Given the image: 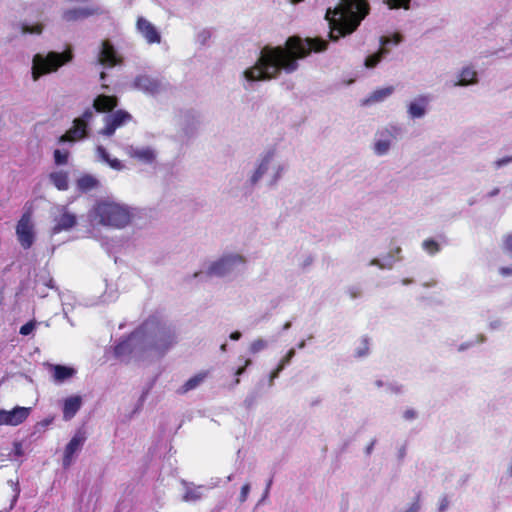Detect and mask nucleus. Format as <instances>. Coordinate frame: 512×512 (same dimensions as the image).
<instances>
[{
  "instance_id": "nucleus-41",
  "label": "nucleus",
  "mask_w": 512,
  "mask_h": 512,
  "mask_svg": "<svg viewBox=\"0 0 512 512\" xmlns=\"http://www.w3.org/2000/svg\"><path fill=\"white\" fill-rule=\"evenodd\" d=\"M250 491V485L248 483L244 484L241 488L240 492V501L244 502L248 496V493Z\"/></svg>"
},
{
  "instance_id": "nucleus-1",
  "label": "nucleus",
  "mask_w": 512,
  "mask_h": 512,
  "mask_svg": "<svg viewBox=\"0 0 512 512\" xmlns=\"http://www.w3.org/2000/svg\"><path fill=\"white\" fill-rule=\"evenodd\" d=\"M327 45L320 38L291 36L286 40L285 47H264L256 64L245 70L244 76L248 81H258L275 78L281 70L291 73L298 68L297 60L305 58L312 51H324Z\"/></svg>"
},
{
  "instance_id": "nucleus-13",
  "label": "nucleus",
  "mask_w": 512,
  "mask_h": 512,
  "mask_svg": "<svg viewBox=\"0 0 512 512\" xmlns=\"http://www.w3.org/2000/svg\"><path fill=\"white\" fill-rule=\"evenodd\" d=\"M101 14H103V10L100 7H84L65 10L62 17L65 21L72 22Z\"/></svg>"
},
{
  "instance_id": "nucleus-18",
  "label": "nucleus",
  "mask_w": 512,
  "mask_h": 512,
  "mask_svg": "<svg viewBox=\"0 0 512 512\" xmlns=\"http://www.w3.org/2000/svg\"><path fill=\"white\" fill-rule=\"evenodd\" d=\"M243 262V258L239 255L228 256L214 262L209 268V274L223 276L230 269L235 262Z\"/></svg>"
},
{
  "instance_id": "nucleus-51",
  "label": "nucleus",
  "mask_w": 512,
  "mask_h": 512,
  "mask_svg": "<svg viewBox=\"0 0 512 512\" xmlns=\"http://www.w3.org/2000/svg\"><path fill=\"white\" fill-rule=\"evenodd\" d=\"M499 192H500L499 188H494L492 191L489 192L488 196L489 197L496 196L499 194Z\"/></svg>"
},
{
  "instance_id": "nucleus-46",
  "label": "nucleus",
  "mask_w": 512,
  "mask_h": 512,
  "mask_svg": "<svg viewBox=\"0 0 512 512\" xmlns=\"http://www.w3.org/2000/svg\"><path fill=\"white\" fill-rule=\"evenodd\" d=\"M449 505V501L447 499L446 496H444L441 500H440V504H439V511L440 512H443Z\"/></svg>"
},
{
  "instance_id": "nucleus-2",
  "label": "nucleus",
  "mask_w": 512,
  "mask_h": 512,
  "mask_svg": "<svg viewBox=\"0 0 512 512\" xmlns=\"http://www.w3.org/2000/svg\"><path fill=\"white\" fill-rule=\"evenodd\" d=\"M369 13L367 0H341L334 9L329 8L325 19L329 23L331 40L351 34Z\"/></svg>"
},
{
  "instance_id": "nucleus-21",
  "label": "nucleus",
  "mask_w": 512,
  "mask_h": 512,
  "mask_svg": "<svg viewBox=\"0 0 512 512\" xmlns=\"http://www.w3.org/2000/svg\"><path fill=\"white\" fill-rule=\"evenodd\" d=\"M208 374V371H201L198 374L192 376L181 386V388L178 390V393L185 394L190 390L197 388L208 377Z\"/></svg>"
},
{
  "instance_id": "nucleus-22",
  "label": "nucleus",
  "mask_w": 512,
  "mask_h": 512,
  "mask_svg": "<svg viewBox=\"0 0 512 512\" xmlns=\"http://www.w3.org/2000/svg\"><path fill=\"white\" fill-rule=\"evenodd\" d=\"M51 183L60 191H66L69 188V176L66 171H55L49 174Z\"/></svg>"
},
{
  "instance_id": "nucleus-32",
  "label": "nucleus",
  "mask_w": 512,
  "mask_h": 512,
  "mask_svg": "<svg viewBox=\"0 0 512 512\" xmlns=\"http://www.w3.org/2000/svg\"><path fill=\"white\" fill-rule=\"evenodd\" d=\"M390 148V141L389 140H378L375 143L374 150L376 154L383 155L387 153V151Z\"/></svg>"
},
{
  "instance_id": "nucleus-50",
  "label": "nucleus",
  "mask_w": 512,
  "mask_h": 512,
  "mask_svg": "<svg viewBox=\"0 0 512 512\" xmlns=\"http://www.w3.org/2000/svg\"><path fill=\"white\" fill-rule=\"evenodd\" d=\"M241 336L242 335H241V333L239 331H234V332H232L230 334L229 337H230L231 340L237 341V340H239L241 338Z\"/></svg>"
},
{
  "instance_id": "nucleus-38",
  "label": "nucleus",
  "mask_w": 512,
  "mask_h": 512,
  "mask_svg": "<svg viewBox=\"0 0 512 512\" xmlns=\"http://www.w3.org/2000/svg\"><path fill=\"white\" fill-rule=\"evenodd\" d=\"M240 360H242V358H241ZM251 363H252V362H251V360H250V359H243V364H242V366H240L239 368H237V369H236V371H235V373H234V374H235V376H236V379H235V384H236V385H237V384H239V382H240V380H239V376H240V375H242V374L245 372L246 368H247L249 365H251Z\"/></svg>"
},
{
  "instance_id": "nucleus-5",
  "label": "nucleus",
  "mask_w": 512,
  "mask_h": 512,
  "mask_svg": "<svg viewBox=\"0 0 512 512\" xmlns=\"http://www.w3.org/2000/svg\"><path fill=\"white\" fill-rule=\"evenodd\" d=\"M74 58L73 50L68 47L63 52H48L47 55L36 54L32 60V78L34 81L41 76L56 72L60 67L70 63Z\"/></svg>"
},
{
  "instance_id": "nucleus-10",
  "label": "nucleus",
  "mask_w": 512,
  "mask_h": 512,
  "mask_svg": "<svg viewBox=\"0 0 512 512\" xmlns=\"http://www.w3.org/2000/svg\"><path fill=\"white\" fill-rule=\"evenodd\" d=\"M402 40V37L400 34H394L392 38L382 36L380 37V44L381 48L378 52L368 56L365 59V66L367 68H374L377 66V64L381 61L384 55L388 53V49L385 48L386 45H388L391 42H394L395 44L400 43Z\"/></svg>"
},
{
  "instance_id": "nucleus-60",
  "label": "nucleus",
  "mask_w": 512,
  "mask_h": 512,
  "mask_svg": "<svg viewBox=\"0 0 512 512\" xmlns=\"http://www.w3.org/2000/svg\"><path fill=\"white\" fill-rule=\"evenodd\" d=\"M194 494H191L190 499H195Z\"/></svg>"
},
{
  "instance_id": "nucleus-11",
  "label": "nucleus",
  "mask_w": 512,
  "mask_h": 512,
  "mask_svg": "<svg viewBox=\"0 0 512 512\" xmlns=\"http://www.w3.org/2000/svg\"><path fill=\"white\" fill-rule=\"evenodd\" d=\"M85 441V432L83 430H78L65 447L63 456V465L65 467L70 466L74 454L83 446Z\"/></svg>"
},
{
  "instance_id": "nucleus-24",
  "label": "nucleus",
  "mask_w": 512,
  "mask_h": 512,
  "mask_svg": "<svg viewBox=\"0 0 512 512\" xmlns=\"http://www.w3.org/2000/svg\"><path fill=\"white\" fill-rule=\"evenodd\" d=\"M477 82V72L471 67H464L460 72V78L454 86H467Z\"/></svg>"
},
{
  "instance_id": "nucleus-57",
  "label": "nucleus",
  "mask_w": 512,
  "mask_h": 512,
  "mask_svg": "<svg viewBox=\"0 0 512 512\" xmlns=\"http://www.w3.org/2000/svg\"><path fill=\"white\" fill-rule=\"evenodd\" d=\"M184 498H185V500H189L190 499V494L187 493Z\"/></svg>"
},
{
  "instance_id": "nucleus-52",
  "label": "nucleus",
  "mask_w": 512,
  "mask_h": 512,
  "mask_svg": "<svg viewBox=\"0 0 512 512\" xmlns=\"http://www.w3.org/2000/svg\"><path fill=\"white\" fill-rule=\"evenodd\" d=\"M405 454H406V448L403 446L400 450H399V458L400 459H403L405 457Z\"/></svg>"
},
{
  "instance_id": "nucleus-48",
  "label": "nucleus",
  "mask_w": 512,
  "mask_h": 512,
  "mask_svg": "<svg viewBox=\"0 0 512 512\" xmlns=\"http://www.w3.org/2000/svg\"><path fill=\"white\" fill-rule=\"evenodd\" d=\"M403 416H404V418H405V419H407V420H411V419L415 418L416 413H415V411H414V410H412V409H408V410H406V411L404 412V415H403Z\"/></svg>"
},
{
  "instance_id": "nucleus-27",
  "label": "nucleus",
  "mask_w": 512,
  "mask_h": 512,
  "mask_svg": "<svg viewBox=\"0 0 512 512\" xmlns=\"http://www.w3.org/2000/svg\"><path fill=\"white\" fill-rule=\"evenodd\" d=\"M294 355H295V350L293 348H291L286 353V355L281 359V361L279 362V364L276 367V369L271 372V375H270V380L271 381H273L276 377H278L279 373L285 368V366L287 364H289V362L294 357Z\"/></svg>"
},
{
  "instance_id": "nucleus-44",
  "label": "nucleus",
  "mask_w": 512,
  "mask_h": 512,
  "mask_svg": "<svg viewBox=\"0 0 512 512\" xmlns=\"http://www.w3.org/2000/svg\"><path fill=\"white\" fill-rule=\"evenodd\" d=\"M97 151L105 162L110 158L108 152L103 146H98Z\"/></svg>"
},
{
  "instance_id": "nucleus-20",
  "label": "nucleus",
  "mask_w": 512,
  "mask_h": 512,
  "mask_svg": "<svg viewBox=\"0 0 512 512\" xmlns=\"http://www.w3.org/2000/svg\"><path fill=\"white\" fill-rule=\"evenodd\" d=\"M82 405V398L78 395L68 397L64 400L63 404V418L68 421L71 420L76 413L80 410Z\"/></svg>"
},
{
  "instance_id": "nucleus-30",
  "label": "nucleus",
  "mask_w": 512,
  "mask_h": 512,
  "mask_svg": "<svg viewBox=\"0 0 512 512\" xmlns=\"http://www.w3.org/2000/svg\"><path fill=\"white\" fill-rule=\"evenodd\" d=\"M43 31V24L36 23L34 25H29L27 23L21 24V32L23 34H41Z\"/></svg>"
},
{
  "instance_id": "nucleus-56",
  "label": "nucleus",
  "mask_w": 512,
  "mask_h": 512,
  "mask_svg": "<svg viewBox=\"0 0 512 512\" xmlns=\"http://www.w3.org/2000/svg\"><path fill=\"white\" fill-rule=\"evenodd\" d=\"M271 484H272V479H270V480L268 481L267 489H269V487H270V485H271Z\"/></svg>"
},
{
  "instance_id": "nucleus-42",
  "label": "nucleus",
  "mask_w": 512,
  "mask_h": 512,
  "mask_svg": "<svg viewBox=\"0 0 512 512\" xmlns=\"http://www.w3.org/2000/svg\"><path fill=\"white\" fill-rule=\"evenodd\" d=\"M510 162H512V156H507V157L498 159L497 161H495L494 164H495L496 168H501L502 166H504Z\"/></svg>"
},
{
  "instance_id": "nucleus-54",
  "label": "nucleus",
  "mask_w": 512,
  "mask_h": 512,
  "mask_svg": "<svg viewBox=\"0 0 512 512\" xmlns=\"http://www.w3.org/2000/svg\"><path fill=\"white\" fill-rule=\"evenodd\" d=\"M226 349H227V344H226V343H223V344L220 346V350H221L222 352H225V351H226Z\"/></svg>"
},
{
  "instance_id": "nucleus-58",
  "label": "nucleus",
  "mask_w": 512,
  "mask_h": 512,
  "mask_svg": "<svg viewBox=\"0 0 512 512\" xmlns=\"http://www.w3.org/2000/svg\"><path fill=\"white\" fill-rule=\"evenodd\" d=\"M311 262H312V259H311V258H309L308 260H306V264H307V265H308V264H310Z\"/></svg>"
},
{
  "instance_id": "nucleus-34",
  "label": "nucleus",
  "mask_w": 512,
  "mask_h": 512,
  "mask_svg": "<svg viewBox=\"0 0 512 512\" xmlns=\"http://www.w3.org/2000/svg\"><path fill=\"white\" fill-rule=\"evenodd\" d=\"M266 347H267V342L264 339L259 338V339L254 340L250 344L249 350L252 354H256V353L262 351L263 349H265Z\"/></svg>"
},
{
  "instance_id": "nucleus-9",
  "label": "nucleus",
  "mask_w": 512,
  "mask_h": 512,
  "mask_svg": "<svg viewBox=\"0 0 512 512\" xmlns=\"http://www.w3.org/2000/svg\"><path fill=\"white\" fill-rule=\"evenodd\" d=\"M16 234L21 246L24 249H29L33 245V227L30 223L29 217L26 214H24L19 220L16 227Z\"/></svg>"
},
{
  "instance_id": "nucleus-37",
  "label": "nucleus",
  "mask_w": 512,
  "mask_h": 512,
  "mask_svg": "<svg viewBox=\"0 0 512 512\" xmlns=\"http://www.w3.org/2000/svg\"><path fill=\"white\" fill-rule=\"evenodd\" d=\"M36 327V321L31 320L20 327L19 333L23 336L29 335Z\"/></svg>"
},
{
  "instance_id": "nucleus-29",
  "label": "nucleus",
  "mask_w": 512,
  "mask_h": 512,
  "mask_svg": "<svg viewBox=\"0 0 512 512\" xmlns=\"http://www.w3.org/2000/svg\"><path fill=\"white\" fill-rule=\"evenodd\" d=\"M272 156H273L272 154H269L258 166V168L256 169L255 173L253 174V176L251 178V181L253 184L256 183L262 177V175L267 171L268 164H269Z\"/></svg>"
},
{
  "instance_id": "nucleus-28",
  "label": "nucleus",
  "mask_w": 512,
  "mask_h": 512,
  "mask_svg": "<svg viewBox=\"0 0 512 512\" xmlns=\"http://www.w3.org/2000/svg\"><path fill=\"white\" fill-rule=\"evenodd\" d=\"M393 92V87H386L379 90L374 91L371 96L366 100V102H379L384 100L386 97L391 95Z\"/></svg>"
},
{
  "instance_id": "nucleus-4",
  "label": "nucleus",
  "mask_w": 512,
  "mask_h": 512,
  "mask_svg": "<svg viewBox=\"0 0 512 512\" xmlns=\"http://www.w3.org/2000/svg\"><path fill=\"white\" fill-rule=\"evenodd\" d=\"M141 329L150 339L149 348L159 355H164L177 342L175 329L156 316L144 321Z\"/></svg>"
},
{
  "instance_id": "nucleus-39",
  "label": "nucleus",
  "mask_w": 512,
  "mask_h": 512,
  "mask_svg": "<svg viewBox=\"0 0 512 512\" xmlns=\"http://www.w3.org/2000/svg\"><path fill=\"white\" fill-rule=\"evenodd\" d=\"M503 250L512 257V233L504 235Z\"/></svg>"
},
{
  "instance_id": "nucleus-19",
  "label": "nucleus",
  "mask_w": 512,
  "mask_h": 512,
  "mask_svg": "<svg viewBox=\"0 0 512 512\" xmlns=\"http://www.w3.org/2000/svg\"><path fill=\"white\" fill-rule=\"evenodd\" d=\"M118 106V98L110 95H99L93 101V108L98 113H108Z\"/></svg>"
},
{
  "instance_id": "nucleus-25",
  "label": "nucleus",
  "mask_w": 512,
  "mask_h": 512,
  "mask_svg": "<svg viewBox=\"0 0 512 512\" xmlns=\"http://www.w3.org/2000/svg\"><path fill=\"white\" fill-rule=\"evenodd\" d=\"M76 184L79 191L86 193L96 189L99 186V181L94 176L85 174L77 180Z\"/></svg>"
},
{
  "instance_id": "nucleus-55",
  "label": "nucleus",
  "mask_w": 512,
  "mask_h": 512,
  "mask_svg": "<svg viewBox=\"0 0 512 512\" xmlns=\"http://www.w3.org/2000/svg\"><path fill=\"white\" fill-rule=\"evenodd\" d=\"M105 78H106V73L102 71V72L100 73V79H101V80H105Z\"/></svg>"
},
{
  "instance_id": "nucleus-59",
  "label": "nucleus",
  "mask_w": 512,
  "mask_h": 512,
  "mask_svg": "<svg viewBox=\"0 0 512 512\" xmlns=\"http://www.w3.org/2000/svg\"><path fill=\"white\" fill-rule=\"evenodd\" d=\"M102 88L107 89V88H108V86H107L106 84H102Z\"/></svg>"
},
{
  "instance_id": "nucleus-26",
  "label": "nucleus",
  "mask_w": 512,
  "mask_h": 512,
  "mask_svg": "<svg viewBox=\"0 0 512 512\" xmlns=\"http://www.w3.org/2000/svg\"><path fill=\"white\" fill-rule=\"evenodd\" d=\"M53 378L55 382L61 383L71 378L75 374V370L71 367L63 365H53Z\"/></svg>"
},
{
  "instance_id": "nucleus-23",
  "label": "nucleus",
  "mask_w": 512,
  "mask_h": 512,
  "mask_svg": "<svg viewBox=\"0 0 512 512\" xmlns=\"http://www.w3.org/2000/svg\"><path fill=\"white\" fill-rule=\"evenodd\" d=\"M428 97L420 96L416 101L410 103L408 112L412 118H420L425 114Z\"/></svg>"
},
{
  "instance_id": "nucleus-47",
  "label": "nucleus",
  "mask_w": 512,
  "mask_h": 512,
  "mask_svg": "<svg viewBox=\"0 0 512 512\" xmlns=\"http://www.w3.org/2000/svg\"><path fill=\"white\" fill-rule=\"evenodd\" d=\"M499 272L502 276H510V275H512V268L511 267H501L499 269Z\"/></svg>"
},
{
  "instance_id": "nucleus-49",
  "label": "nucleus",
  "mask_w": 512,
  "mask_h": 512,
  "mask_svg": "<svg viewBox=\"0 0 512 512\" xmlns=\"http://www.w3.org/2000/svg\"><path fill=\"white\" fill-rule=\"evenodd\" d=\"M349 294L352 298H356L361 294V291L357 287H352L349 289Z\"/></svg>"
},
{
  "instance_id": "nucleus-16",
  "label": "nucleus",
  "mask_w": 512,
  "mask_h": 512,
  "mask_svg": "<svg viewBox=\"0 0 512 512\" xmlns=\"http://www.w3.org/2000/svg\"><path fill=\"white\" fill-rule=\"evenodd\" d=\"M54 221L55 225L52 228V232L53 234H58L64 230L73 228L77 224V217L63 207L62 213L56 217Z\"/></svg>"
},
{
  "instance_id": "nucleus-3",
  "label": "nucleus",
  "mask_w": 512,
  "mask_h": 512,
  "mask_svg": "<svg viewBox=\"0 0 512 512\" xmlns=\"http://www.w3.org/2000/svg\"><path fill=\"white\" fill-rule=\"evenodd\" d=\"M93 220L107 227L121 229L131 221L128 208L109 199L97 200L90 212Z\"/></svg>"
},
{
  "instance_id": "nucleus-7",
  "label": "nucleus",
  "mask_w": 512,
  "mask_h": 512,
  "mask_svg": "<svg viewBox=\"0 0 512 512\" xmlns=\"http://www.w3.org/2000/svg\"><path fill=\"white\" fill-rule=\"evenodd\" d=\"M132 120V115L125 110H117L105 119V126L101 133L107 137L114 135L115 131Z\"/></svg>"
},
{
  "instance_id": "nucleus-36",
  "label": "nucleus",
  "mask_w": 512,
  "mask_h": 512,
  "mask_svg": "<svg viewBox=\"0 0 512 512\" xmlns=\"http://www.w3.org/2000/svg\"><path fill=\"white\" fill-rule=\"evenodd\" d=\"M391 9L409 8L410 0H384Z\"/></svg>"
},
{
  "instance_id": "nucleus-35",
  "label": "nucleus",
  "mask_w": 512,
  "mask_h": 512,
  "mask_svg": "<svg viewBox=\"0 0 512 512\" xmlns=\"http://www.w3.org/2000/svg\"><path fill=\"white\" fill-rule=\"evenodd\" d=\"M391 9L409 8L410 0H384Z\"/></svg>"
},
{
  "instance_id": "nucleus-40",
  "label": "nucleus",
  "mask_w": 512,
  "mask_h": 512,
  "mask_svg": "<svg viewBox=\"0 0 512 512\" xmlns=\"http://www.w3.org/2000/svg\"><path fill=\"white\" fill-rule=\"evenodd\" d=\"M108 165L115 170H122L124 168V165L121 163V161L117 158L111 159L109 158L107 161Z\"/></svg>"
},
{
  "instance_id": "nucleus-8",
  "label": "nucleus",
  "mask_w": 512,
  "mask_h": 512,
  "mask_svg": "<svg viewBox=\"0 0 512 512\" xmlns=\"http://www.w3.org/2000/svg\"><path fill=\"white\" fill-rule=\"evenodd\" d=\"M30 414V408L16 406L12 410L0 409V426H18L25 422Z\"/></svg>"
},
{
  "instance_id": "nucleus-15",
  "label": "nucleus",
  "mask_w": 512,
  "mask_h": 512,
  "mask_svg": "<svg viewBox=\"0 0 512 512\" xmlns=\"http://www.w3.org/2000/svg\"><path fill=\"white\" fill-rule=\"evenodd\" d=\"M134 87L145 93L154 95L159 92L161 84L160 82L147 74L138 75L133 83Z\"/></svg>"
},
{
  "instance_id": "nucleus-43",
  "label": "nucleus",
  "mask_w": 512,
  "mask_h": 512,
  "mask_svg": "<svg viewBox=\"0 0 512 512\" xmlns=\"http://www.w3.org/2000/svg\"><path fill=\"white\" fill-rule=\"evenodd\" d=\"M93 117V112L90 108H87L81 117H79L78 119H84L85 120V123L88 124V121Z\"/></svg>"
},
{
  "instance_id": "nucleus-14",
  "label": "nucleus",
  "mask_w": 512,
  "mask_h": 512,
  "mask_svg": "<svg viewBox=\"0 0 512 512\" xmlns=\"http://www.w3.org/2000/svg\"><path fill=\"white\" fill-rule=\"evenodd\" d=\"M88 124L84 119H74L72 127L59 138V142H71L87 136Z\"/></svg>"
},
{
  "instance_id": "nucleus-17",
  "label": "nucleus",
  "mask_w": 512,
  "mask_h": 512,
  "mask_svg": "<svg viewBox=\"0 0 512 512\" xmlns=\"http://www.w3.org/2000/svg\"><path fill=\"white\" fill-rule=\"evenodd\" d=\"M127 155L144 164H151L155 161L156 154L150 147L129 146L126 149Z\"/></svg>"
},
{
  "instance_id": "nucleus-31",
  "label": "nucleus",
  "mask_w": 512,
  "mask_h": 512,
  "mask_svg": "<svg viewBox=\"0 0 512 512\" xmlns=\"http://www.w3.org/2000/svg\"><path fill=\"white\" fill-rule=\"evenodd\" d=\"M424 250L431 255L436 254L440 250L439 244L433 239H426L422 244Z\"/></svg>"
},
{
  "instance_id": "nucleus-33",
  "label": "nucleus",
  "mask_w": 512,
  "mask_h": 512,
  "mask_svg": "<svg viewBox=\"0 0 512 512\" xmlns=\"http://www.w3.org/2000/svg\"><path fill=\"white\" fill-rule=\"evenodd\" d=\"M69 153L68 151H61L56 149L54 151V161L57 165H64L68 162Z\"/></svg>"
},
{
  "instance_id": "nucleus-6",
  "label": "nucleus",
  "mask_w": 512,
  "mask_h": 512,
  "mask_svg": "<svg viewBox=\"0 0 512 512\" xmlns=\"http://www.w3.org/2000/svg\"><path fill=\"white\" fill-rule=\"evenodd\" d=\"M97 61L100 65L106 68H112L122 64L123 58L108 39L103 40L97 55Z\"/></svg>"
},
{
  "instance_id": "nucleus-45",
  "label": "nucleus",
  "mask_w": 512,
  "mask_h": 512,
  "mask_svg": "<svg viewBox=\"0 0 512 512\" xmlns=\"http://www.w3.org/2000/svg\"><path fill=\"white\" fill-rule=\"evenodd\" d=\"M419 509H420V504H419V495H418L416 501L413 502L412 505L410 506V508L405 512H418Z\"/></svg>"
},
{
  "instance_id": "nucleus-12",
  "label": "nucleus",
  "mask_w": 512,
  "mask_h": 512,
  "mask_svg": "<svg viewBox=\"0 0 512 512\" xmlns=\"http://www.w3.org/2000/svg\"><path fill=\"white\" fill-rule=\"evenodd\" d=\"M136 28L149 44L160 43V33L156 27L146 18L139 16L136 21Z\"/></svg>"
},
{
  "instance_id": "nucleus-53",
  "label": "nucleus",
  "mask_w": 512,
  "mask_h": 512,
  "mask_svg": "<svg viewBox=\"0 0 512 512\" xmlns=\"http://www.w3.org/2000/svg\"><path fill=\"white\" fill-rule=\"evenodd\" d=\"M22 454V451H21V447H20V444H16V455H21Z\"/></svg>"
}]
</instances>
